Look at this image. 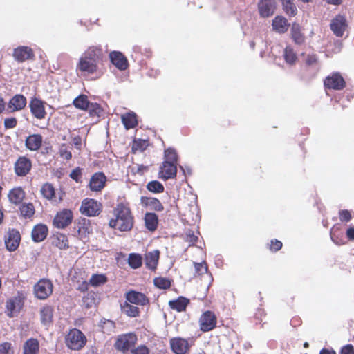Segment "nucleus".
Listing matches in <instances>:
<instances>
[{
    "label": "nucleus",
    "mask_w": 354,
    "mask_h": 354,
    "mask_svg": "<svg viewBox=\"0 0 354 354\" xmlns=\"http://www.w3.org/2000/svg\"><path fill=\"white\" fill-rule=\"evenodd\" d=\"M158 216L153 212H147L144 216L145 227L150 232L157 230L158 225Z\"/></svg>",
    "instance_id": "obj_34"
},
{
    "label": "nucleus",
    "mask_w": 354,
    "mask_h": 354,
    "mask_svg": "<svg viewBox=\"0 0 354 354\" xmlns=\"http://www.w3.org/2000/svg\"><path fill=\"white\" fill-rule=\"evenodd\" d=\"M140 204L142 207L156 212H162L164 210V206L162 203L154 197L141 196Z\"/></svg>",
    "instance_id": "obj_28"
},
{
    "label": "nucleus",
    "mask_w": 354,
    "mask_h": 354,
    "mask_svg": "<svg viewBox=\"0 0 354 354\" xmlns=\"http://www.w3.org/2000/svg\"><path fill=\"white\" fill-rule=\"evenodd\" d=\"M121 120L125 129L127 130L133 129L138 124L137 115L132 111L122 115Z\"/></svg>",
    "instance_id": "obj_36"
},
{
    "label": "nucleus",
    "mask_w": 354,
    "mask_h": 354,
    "mask_svg": "<svg viewBox=\"0 0 354 354\" xmlns=\"http://www.w3.org/2000/svg\"><path fill=\"white\" fill-rule=\"evenodd\" d=\"M90 103V101L88 99L87 95L81 94L78 95L77 97H75L73 101V106L82 111H86V109L88 107V104Z\"/></svg>",
    "instance_id": "obj_45"
},
{
    "label": "nucleus",
    "mask_w": 354,
    "mask_h": 354,
    "mask_svg": "<svg viewBox=\"0 0 354 354\" xmlns=\"http://www.w3.org/2000/svg\"><path fill=\"white\" fill-rule=\"evenodd\" d=\"M86 335L77 328L70 329L65 335L64 343L68 348L73 351H80L86 344Z\"/></svg>",
    "instance_id": "obj_3"
},
{
    "label": "nucleus",
    "mask_w": 354,
    "mask_h": 354,
    "mask_svg": "<svg viewBox=\"0 0 354 354\" xmlns=\"http://www.w3.org/2000/svg\"><path fill=\"white\" fill-rule=\"evenodd\" d=\"M324 86L327 89L340 91L346 87V82L339 73L335 72L324 79Z\"/></svg>",
    "instance_id": "obj_12"
},
{
    "label": "nucleus",
    "mask_w": 354,
    "mask_h": 354,
    "mask_svg": "<svg viewBox=\"0 0 354 354\" xmlns=\"http://www.w3.org/2000/svg\"><path fill=\"white\" fill-rule=\"evenodd\" d=\"M283 9L286 15L294 17L297 13V9L293 0H281Z\"/></svg>",
    "instance_id": "obj_47"
},
{
    "label": "nucleus",
    "mask_w": 354,
    "mask_h": 354,
    "mask_svg": "<svg viewBox=\"0 0 354 354\" xmlns=\"http://www.w3.org/2000/svg\"><path fill=\"white\" fill-rule=\"evenodd\" d=\"M189 303L190 301L189 299L183 296H180L176 299L170 300L168 304L171 309L180 313L186 310V308Z\"/></svg>",
    "instance_id": "obj_33"
},
{
    "label": "nucleus",
    "mask_w": 354,
    "mask_h": 354,
    "mask_svg": "<svg viewBox=\"0 0 354 354\" xmlns=\"http://www.w3.org/2000/svg\"><path fill=\"white\" fill-rule=\"evenodd\" d=\"M306 65L311 66L314 65L317 62V57L316 55L312 54V55H308L306 61H305Z\"/></svg>",
    "instance_id": "obj_62"
},
{
    "label": "nucleus",
    "mask_w": 354,
    "mask_h": 354,
    "mask_svg": "<svg viewBox=\"0 0 354 354\" xmlns=\"http://www.w3.org/2000/svg\"><path fill=\"white\" fill-rule=\"evenodd\" d=\"M82 57L100 65L104 58L103 50L101 46H92L84 51Z\"/></svg>",
    "instance_id": "obj_19"
},
{
    "label": "nucleus",
    "mask_w": 354,
    "mask_h": 354,
    "mask_svg": "<svg viewBox=\"0 0 354 354\" xmlns=\"http://www.w3.org/2000/svg\"><path fill=\"white\" fill-rule=\"evenodd\" d=\"M3 124L6 129H13L17 125V120L15 117L6 118L4 119Z\"/></svg>",
    "instance_id": "obj_60"
},
{
    "label": "nucleus",
    "mask_w": 354,
    "mask_h": 354,
    "mask_svg": "<svg viewBox=\"0 0 354 354\" xmlns=\"http://www.w3.org/2000/svg\"><path fill=\"white\" fill-rule=\"evenodd\" d=\"M48 234V228L43 223L35 225L31 232V237L34 242L39 243L46 239Z\"/></svg>",
    "instance_id": "obj_24"
},
{
    "label": "nucleus",
    "mask_w": 354,
    "mask_h": 354,
    "mask_svg": "<svg viewBox=\"0 0 354 354\" xmlns=\"http://www.w3.org/2000/svg\"><path fill=\"white\" fill-rule=\"evenodd\" d=\"M43 142V137L39 133L29 135L25 140V146L27 149L31 151H38Z\"/></svg>",
    "instance_id": "obj_26"
},
{
    "label": "nucleus",
    "mask_w": 354,
    "mask_h": 354,
    "mask_svg": "<svg viewBox=\"0 0 354 354\" xmlns=\"http://www.w3.org/2000/svg\"><path fill=\"white\" fill-rule=\"evenodd\" d=\"M274 9V0H260L258 3V10L261 17L266 18L272 15Z\"/></svg>",
    "instance_id": "obj_23"
},
{
    "label": "nucleus",
    "mask_w": 354,
    "mask_h": 354,
    "mask_svg": "<svg viewBox=\"0 0 354 354\" xmlns=\"http://www.w3.org/2000/svg\"><path fill=\"white\" fill-rule=\"evenodd\" d=\"M185 241L189 243V245H193L198 241V236L194 234V231L189 230L185 233Z\"/></svg>",
    "instance_id": "obj_58"
},
{
    "label": "nucleus",
    "mask_w": 354,
    "mask_h": 354,
    "mask_svg": "<svg viewBox=\"0 0 354 354\" xmlns=\"http://www.w3.org/2000/svg\"><path fill=\"white\" fill-rule=\"evenodd\" d=\"M339 218L342 223H348L352 219L351 212L348 209H341L338 213Z\"/></svg>",
    "instance_id": "obj_55"
},
{
    "label": "nucleus",
    "mask_w": 354,
    "mask_h": 354,
    "mask_svg": "<svg viewBox=\"0 0 354 354\" xmlns=\"http://www.w3.org/2000/svg\"><path fill=\"white\" fill-rule=\"evenodd\" d=\"M80 211L87 216H98L102 211V204L93 198H85L82 201Z\"/></svg>",
    "instance_id": "obj_8"
},
{
    "label": "nucleus",
    "mask_w": 354,
    "mask_h": 354,
    "mask_svg": "<svg viewBox=\"0 0 354 354\" xmlns=\"http://www.w3.org/2000/svg\"><path fill=\"white\" fill-rule=\"evenodd\" d=\"M20 216L25 219H31L35 214V208L32 203H23L19 208Z\"/></svg>",
    "instance_id": "obj_38"
},
{
    "label": "nucleus",
    "mask_w": 354,
    "mask_h": 354,
    "mask_svg": "<svg viewBox=\"0 0 354 354\" xmlns=\"http://www.w3.org/2000/svg\"><path fill=\"white\" fill-rule=\"evenodd\" d=\"M39 343L36 338L27 339L23 345V354H39Z\"/></svg>",
    "instance_id": "obj_35"
},
{
    "label": "nucleus",
    "mask_w": 354,
    "mask_h": 354,
    "mask_svg": "<svg viewBox=\"0 0 354 354\" xmlns=\"http://www.w3.org/2000/svg\"><path fill=\"white\" fill-rule=\"evenodd\" d=\"M76 73L78 76L84 77L98 78L102 75L100 64L82 56L76 64Z\"/></svg>",
    "instance_id": "obj_2"
},
{
    "label": "nucleus",
    "mask_w": 354,
    "mask_h": 354,
    "mask_svg": "<svg viewBox=\"0 0 354 354\" xmlns=\"http://www.w3.org/2000/svg\"><path fill=\"white\" fill-rule=\"evenodd\" d=\"M127 301L132 304L139 306H147L149 304V298L142 292L136 290H129L125 294Z\"/></svg>",
    "instance_id": "obj_20"
},
{
    "label": "nucleus",
    "mask_w": 354,
    "mask_h": 354,
    "mask_svg": "<svg viewBox=\"0 0 354 354\" xmlns=\"http://www.w3.org/2000/svg\"><path fill=\"white\" fill-rule=\"evenodd\" d=\"M6 248L10 252H14L17 250L21 242V234L19 232L15 229H9L4 236Z\"/></svg>",
    "instance_id": "obj_13"
},
{
    "label": "nucleus",
    "mask_w": 354,
    "mask_h": 354,
    "mask_svg": "<svg viewBox=\"0 0 354 354\" xmlns=\"http://www.w3.org/2000/svg\"><path fill=\"white\" fill-rule=\"evenodd\" d=\"M99 327L101 331L106 335H110L115 331L116 328L115 322L111 319L102 318L99 322Z\"/></svg>",
    "instance_id": "obj_41"
},
{
    "label": "nucleus",
    "mask_w": 354,
    "mask_h": 354,
    "mask_svg": "<svg viewBox=\"0 0 354 354\" xmlns=\"http://www.w3.org/2000/svg\"><path fill=\"white\" fill-rule=\"evenodd\" d=\"M160 251L158 250L148 252L145 254V261L147 268L154 271L156 270L160 258Z\"/></svg>",
    "instance_id": "obj_30"
},
{
    "label": "nucleus",
    "mask_w": 354,
    "mask_h": 354,
    "mask_svg": "<svg viewBox=\"0 0 354 354\" xmlns=\"http://www.w3.org/2000/svg\"><path fill=\"white\" fill-rule=\"evenodd\" d=\"M27 104V99L22 94H16L12 97L8 103V109L10 113L23 110Z\"/></svg>",
    "instance_id": "obj_21"
},
{
    "label": "nucleus",
    "mask_w": 354,
    "mask_h": 354,
    "mask_svg": "<svg viewBox=\"0 0 354 354\" xmlns=\"http://www.w3.org/2000/svg\"><path fill=\"white\" fill-rule=\"evenodd\" d=\"M53 284L47 279H41L33 287L34 295L36 298L40 300L48 299L53 293Z\"/></svg>",
    "instance_id": "obj_5"
},
{
    "label": "nucleus",
    "mask_w": 354,
    "mask_h": 354,
    "mask_svg": "<svg viewBox=\"0 0 354 354\" xmlns=\"http://www.w3.org/2000/svg\"><path fill=\"white\" fill-rule=\"evenodd\" d=\"M111 63L119 70L124 71L129 66L127 57L119 51H113L109 55Z\"/></svg>",
    "instance_id": "obj_25"
},
{
    "label": "nucleus",
    "mask_w": 354,
    "mask_h": 354,
    "mask_svg": "<svg viewBox=\"0 0 354 354\" xmlns=\"http://www.w3.org/2000/svg\"><path fill=\"white\" fill-rule=\"evenodd\" d=\"M32 160L26 156H20L14 163V171L16 176L24 177L31 171Z\"/></svg>",
    "instance_id": "obj_11"
},
{
    "label": "nucleus",
    "mask_w": 354,
    "mask_h": 354,
    "mask_svg": "<svg viewBox=\"0 0 354 354\" xmlns=\"http://www.w3.org/2000/svg\"><path fill=\"white\" fill-rule=\"evenodd\" d=\"M272 26L273 30L279 34H283L288 30L290 24L284 17L277 15L272 20Z\"/></svg>",
    "instance_id": "obj_32"
},
{
    "label": "nucleus",
    "mask_w": 354,
    "mask_h": 354,
    "mask_svg": "<svg viewBox=\"0 0 354 354\" xmlns=\"http://www.w3.org/2000/svg\"><path fill=\"white\" fill-rule=\"evenodd\" d=\"M154 286L160 290H167L171 286L172 280L166 277H158L153 279Z\"/></svg>",
    "instance_id": "obj_46"
},
{
    "label": "nucleus",
    "mask_w": 354,
    "mask_h": 354,
    "mask_svg": "<svg viewBox=\"0 0 354 354\" xmlns=\"http://www.w3.org/2000/svg\"><path fill=\"white\" fill-rule=\"evenodd\" d=\"M88 107L86 111L88 112V115L91 118H100L103 110L101 106L95 102H91L88 104Z\"/></svg>",
    "instance_id": "obj_51"
},
{
    "label": "nucleus",
    "mask_w": 354,
    "mask_h": 354,
    "mask_svg": "<svg viewBox=\"0 0 354 354\" xmlns=\"http://www.w3.org/2000/svg\"><path fill=\"white\" fill-rule=\"evenodd\" d=\"M283 57L285 62L291 66L295 65L298 59L294 49L290 46H288L285 48L283 52Z\"/></svg>",
    "instance_id": "obj_44"
},
{
    "label": "nucleus",
    "mask_w": 354,
    "mask_h": 354,
    "mask_svg": "<svg viewBox=\"0 0 354 354\" xmlns=\"http://www.w3.org/2000/svg\"><path fill=\"white\" fill-rule=\"evenodd\" d=\"M147 189L153 193H162L165 189L163 185L158 180L150 181L147 185Z\"/></svg>",
    "instance_id": "obj_53"
},
{
    "label": "nucleus",
    "mask_w": 354,
    "mask_h": 354,
    "mask_svg": "<svg viewBox=\"0 0 354 354\" xmlns=\"http://www.w3.org/2000/svg\"><path fill=\"white\" fill-rule=\"evenodd\" d=\"M194 268H195V276H203L206 275V277L209 280V284L213 281V277L210 272H208V267L205 261H203L201 263H194Z\"/></svg>",
    "instance_id": "obj_42"
},
{
    "label": "nucleus",
    "mask_w": 354,
    "mask_h": 354,
    "mask_svg": "<svg viewBox=\"0 0 354 354\" xmlns=\"http://www.w3.org/2000/svg\"><path fill=\"white\" fill-rule=\"evenodd\" d=\"M25 299L24 294L18 292L17 295L7 300L6 308V314L9 317H13L15 314L19 313L24 305Z\"/></svg>",
    "instance_id": "obj_9"
},
{
    "label": "nucleus",
    "mask_w": 354,
    "mask_h": 354,
    "mask_svg": "<svg viewBox=\"0 0 354 354\" xmlns=\"http://www.w3.org/2000/svg\"><path fill=\"white\" fill-rule=\"evenodd\" d=\"M148 145V141L142 139L134 140L133 142V151H144Z\"/></svg>",
    "instance_id": "obj_54"
},
{
    "label": "nucleus",
    "mask_w": 354,
    "mask_h": 354,
    "mask_svg": "<svg viewBox=\"0 0 354 354\" xmlns=\"http://www.w3.org/2000/svg\"><path fill=\"white\" fill-rule=\"evenodd\" d=\"M200 330L207 333L216 328L217 317L214 312L207 310L204 311L198 319Z\"/></svg>",
    "instance_id": "obj_6"
},
{
    "label": "nucleus",
    "mask_w": 354,
    "mask_h": 354,
    "mask_svg": "<svg viewBox=\"0 0 354 354\" xmlns=\"http://www.w3.org/2000/svg\"><path fill=\"white\" fill-rule=\"evenodd\" d=\"M174 164H178V155L175 149L169 148L165 151V160Z\"/></svg>",
    "instance_id": "obj_52"
},
{
    "label": "nucleus",
    "mask_w": 354,
    "mask_h": 354,
    "mask_svg": "<svg viewBox=\"0 0 354 354\" xmlns=\"http://www.w3.org/2000/svg\"><path fill=\"white\" fill-rule=\"evenodd\" d=\"M169 345L172 352L175 354H185L189 350L187 339L179 337L170 339Z\"/></svg>",
    "instance_id": "obj_18"
},
{
    "label": "nucleus",
    "mask_w": 354,
    "mask_h": 354,
    "mask_svg": "<svg viewBox=\"0 0 354 354\" xmlns=\"http://www.w3.org/2000/svg\"><path fill=\"white\" fill-rule=\"evenodd\" d=\"M52 245L61 250H66L70 248L68 236L61 232H57L51 236Z\"/></svg>",
    "instance_id": "obj_29"
},
{
    "label": "nucleus",
    "mask_w": 354,
    "mask_h": 354,
    "mask_svg": "<svg viewBox=\"0 0 354 354\" xmlns=\"http://www.w3.org/2000/svg\"><path fill=\"white\" fill-rule=\"evenodd\" d=\"M69 176L74 180L76 183L80 182L82 176V169L79 167H76L71 172Z\"/></svg>",
    "instance_id": "obj_61"
},
{
    "label": "nucleus",
    "mask_w": 354,
    "mask_h": 354,
    "mask_svg": "<svg viewBox=\"0 0 354 354\" xmlns=\"http://www.w3.org/2000/svg\"><path fill=\"white\" fill-rule=\"evenodd\" d=\"M60 156L66 160H69L72 158V153L66 147L60 149Z\"/></svg>",
    "instance_id": "obj_64"
},
{
    "label": "nucleus",
    "mask_w": 354,
    "mask_h": 354,
    "mask_svg": "<svg viewBox=\"0 0 354 354\" xmlns=\"http://www.w3.org/2000/svg\"><path fill=\"white\" fill-rule=\"evenodd\" d=\"M130 354H150V351L147 346L141 344L133 348L130 351Z\"/></svg>",
    "instance_id": "obj_56"
},
{
    "label": "nucleus",
    "mask_w": 354,
    "mask_h": 354,
    "mask_svg": "<svg viewBox=\"0 0 354 354\" xmlns=\"http://www.w3.org/2000/svg\"><path fill=\"white\" fill-rule=\"evenodd\" d=\"M114 218L109 221V226L121 232L132 230L135 224V218L128 202L118 203L113 209Z\"/></svg>",
    "instance_id": "obj_1"
},
{
    "label": "nucleus",
    "mask_w": 354,
    "mask_h": 354,
    "mask_svg": "<svg viewBox=\"0 0 354 354\" xmlns=\"http://www.w3.org/2000/svg\"><path fill=\"white\" fill-rule=\"evenodd\" d=\"M77 230L80 239L88 237L93 232L90 220L80 218L77 223Z\"/></svg>",
    "instance_id": "obj_27"
},
{
    "label": "nucleus",
    "mask_w": 354,
    "mask_h": 354,
    "mask_svg": "<svg viewBox=\"0 0 354 354\" xmlns=\"http://www.w3.org/2000/svg\"><path fill=\"white\" fill-rule=\"evenodd\" d=\"M177 165L169 162H163L159 171V177L165 180L176 176Z\"/></svg>",
    "instance_id": "obj_22"
},
{
    "label": "nucleus",
    "mask_w": 354,
    "mask_h": 354,
    "mask_svg": "<svg viewBox=\"0 0 354 354\" xmlns=\"http://www.w3.org/2000/svg\"><path fill=\"white\" fill-rule=\"evenodd\" d=\"M46 102L41 99L33 97L29 102V108L32 115L39 120H44L47 115Z\"/></svg>",
    "instance_id": "obj_10"
},
{
    "label": "nucleus",
    "mask_w": 354,
    "mask_h": 354,
    "mask_svg": "<svg viewBox=\"0 0 354 354\" xmlns=\"http://www.w3.org/2000/svg\"><path fill=\"white\" fill-rule=\"evenodd\" d=\"M137 342L138 336L134 332L122 333L117 336L113 346L116 351L125 354L135 347Z\"/></svg>",
    "instance_id": "obj_4"
},
{
    "label": "nucleus",
    "mask_w": 354,
    "mask_h": 354,
    "mask_svg": "<svg viewBox=\"0 0 354 354\" xmlns=\"http://www.w3.org/2000/svg\"><path fill=\"white\" fill-rule=\"evenodd\" d=\"M290 37L296 44L301 45L304 43L305 36L301 32V26L299 24L294 22L292 24Z\"/></svg>",
    "instance_id": "obj_37"
},
{
    "label": "nucleus",
    "mask_w": 354,
    "mask_h": 354,
    "mask_svg": "<svg viewBox=\"0 0 354 354\" xmlns=\"http://www.w3.org/2000/svg\"><path fill=\"white\" fill-rule=\"evenodd\" d=\"M82 306L86 309H89L97 304V295L93 291L88 292L82 297Z\"/></svg>",
    "instance_id": "obj_43"
},
{
    "label": "nucleus",
    "mask_w": 354,
    "mask_h": 354,
    "mask_svg": "<svg viewBox=\"0 0 354 354\" xmlns=\"http://www.w3.org/2000/svg\"><path fill=\"white\" fill-rule=\"evenodd\" d=\"M128 264L133 269H138L142 266V257L140 254L131 253L128 257Z\"/></svg>",
    "instance_id": "obj_48"
},
{
    "label": "nucleus",
    "mask_w": 354,
    "mask_h": 354,
    "mask_svg": "<svg viewBox=\"0 0 354 354\" xmlns=\"http://www.w3.org/2000/svg\"><path fill=\"white\" fill-rule=\"evenodd\" d=\"M283 244L281 241L277 239H272L268 245L269 250L272 252H276L281 249Z\"/></svg>",
    "instance_id": "obj_59"
},
{
    "label": "nucleus",
    "mask_w": 354,
    "mask_h": 354,
    "mask_svg": "<svg viewBox=\"0 0 354 354\" xmlns=\"http://www.w3.org/2000/svg\"><path fill=\"white\" fill-rule=\"evenodd\" d=\"M340 354H354V348L351 344H347L341 349Z\"/></svg>",
    "instance_id": "obj_63"
},
{
    "label": "nucleus",
    "mask_w": 354,
    "mask_h": 354,
    "mask_svg": "<svg viewBox=\"0 0 354 354\" xmlns=\"http://www.w3.org/2000/svg\"><path fill=\"white\" fill-rule=\"evenodd\" d=\"M0 354H14L12 344L8 342L0 344Z\"/></svg>",
    "instance_id": "obj_57"
},
{
    "label": "nucleus",
    "mask_w": 354,
    "mask_h": 354,
    "mask_svg": "<svg viewBox=\"0 0 354 354\" xmlns=\"http://www.w3.org/2000/svg\"><path fill=\"white\" fill-rule=\"evenodd\" d=\"M347 26L345 17L341 15H338L333 19L330 24L333 34L339 37L343 36Z\"/></svg>",
    "instance_id": "obj_17"
},
{
    "label": "nucleus",
    "mask_w": 354,
    "mask_h": 354,
    "mask_svg": "<svg viewBox=\"0 0 354 354\" xmlns=\"http://www.w3.org/2000/svg\"><path fill=\"white\" fill-rule=\"evenodd\" d=\"M107 178L104 172L94 173L89 180L88 187L94 192H100L106 186Z\"/></svg>",
    "instance_id": "obj_15"
},
{
    "label": "nucleus",
    "mask_w": 354,
    "mask_h": 354,
    "mask_svg": "<svg viewBox=\"0 0 354 354\" xmlns=\"http://www.w3.org/2000/svg\"><path fill=\"white\" fill-rule=\"evenodd\" d=\"M54 309L52 306L46 305L40 310L41 322L44 325H49L53 322Z\"/></svg>",
    "instance_id": "obj_39"
},
{
    "label": "nucleus",
    "mask_w": 354,
    "mask_h": 354,
    "mask_svg": "<svg viewBox=\"0 0 354 354\" xmlns=\"http://www.w3.org/2000/svg\"><path fill=\"white\" fill-rule=\"evenodd\" d=\"M12 56L18 62L33 60L35 57L33 50L28 46H21L13 50Z\"/></svg>",
    "instance_id": "obj_16"
},
{
    "label": "nucleus",
    "mask_w": 354,
    "mask_h": 354,
    "mask_svg": "<svg viewBox=\"0 0 354 354\" xmlns=\"http://www.w3.org/2000/svg\"><path fill=\"white\" fill-rule=\"evenodd\" d=\"M122 311L128 317H137L140 316V310L137 306L132 305L129 301H124L120 305Z\"/></svg>",
    "instance_id": "obj_40"
},
{
    "label": "nucleus",
    "mask_w": 354,
    "mask_h": 354,
    "mask_svg": "<svg viewBox=\"0 0 354 354\" xmlns=\"http://www.w3.org/2000/svg\"><path fill=\"white\" fill-rule=\"evenodd\" d=\"M40 192L44 198L56 203H60L63 201V198L65 195L64 192H60L58 193V197H57L55 189L53 185L50 183L43 184L41 187Z\"/></svg>",
    "instance_id": "obj_14"
},
{
    "label": "nucleus",
    "mask_w": 354,
    "mask_h": 354,
    "mask_svg": "<svg viewBox=\"0 0 354 354\" xmlns=\"http://www.w3.org/2000/svg\"><path fill=\"white\" fill-rule=\"evenodd\" d=\"M26 193L21 187H16L10 190L8 197L9 201L16 205L21 204L25 198Z\"/></svg>",
    "instance_id": "obj_31"
},
{
    "label": "nucleus",
    "mask_w": 354,
    "mask_h": 354,
    "mask_svg": "<svg viewBox=\"0 0 354 354\" xmlns=\"http://www.w3.org/2000/svg\"><path fill=\"white\" fill-rule=\"evenodd\" d=\"M107 277L104 274H93L89 279V284L93 287L104 285L107 282Z\"/></svg>",
    "instance_id": "obj_50"
},
{
    "label": "nucleus",
    "mask_w": 354,
    "mask_h": 354,
    "mask_svg": "<svg viewBox=\"0 0 354 354\" xmlns=\"http://www.w3.org/2000/svg\"><path fill=\"white\" fill-rule=\"evenodd\" d=\"M73 213L72 210L64 208L59 210L53 219V225L57 229H65L73 222Z\"/></svg>",
    "instance_id": "obj_7"
},
{
    "label": "nucleus",
    "mask_w": 354,
    "mask_h": 354,
    "mask_svg": "<svg viewBox=\"0 0 354 354\" xmlns=\"http://www.w3.org/2000/svg\"><path fill=\"white\" fill-rule=\"evenodd\" d=\"M330 238L333 243L337 245H342L346 243L342 232L338 228L333 227L330 230Z\"/></svg>",
    "instance_id": "obj_49"
}]
</instances>
